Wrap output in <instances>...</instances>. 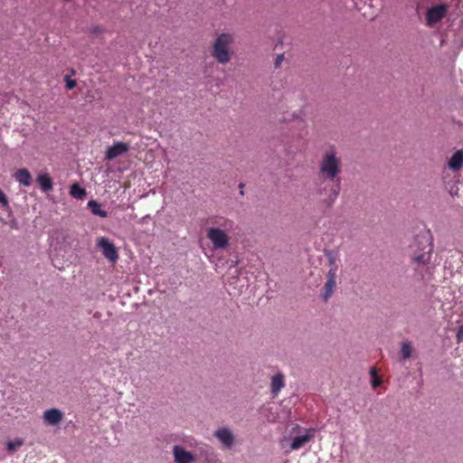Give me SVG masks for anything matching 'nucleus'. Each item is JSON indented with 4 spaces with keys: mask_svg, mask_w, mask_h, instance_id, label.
<instances>
[{
    "mask_svg": "<svg viewBox=\"0 0 463 463\" xmlns=\"http://www.w3.org/2000/svg\"><path fill=\"white\" fill-rule=\"evenodd\" d=\"M65 82L68 90H72L76 86V81L69 77H65Z\"/></svg>",
    "mask_w": 463,
    "mask_h": 463,
    "instance_id": "obj_25",
    "label": "nucleus"
},
{
    "mask_svg": "<svg viewBox=\"0 0 463 463\" xmlns=\"http://www.w3.org/2000/svg\"><path fill=\"white\" fill-rule=\"evenodd\" d=\"M335 286H336V281L326 279V282L324 287V293H323V298L325 301H327L328 298L333 295Z\"/></svg>",
    "mask_w": 463,
    "mask_h": 463,
    "instance_id": "obj_19",
    "label": "nucleus"
},
{
    "mask_svg": "<svg viewBox=\"0 0 463 463\" xmlns=\"http://www.w3.org/2000/svg\"><path fill=\"white\" fill-rule=\"evenodd\" d=\"M285 386V379L282 373H277L271 378L270 389L274 396H277L279 392Z\"/></svg>",
    "mask_w": 463,
    "mask_h": 463,
    "instance_id": "obj_14",
    "label": "nucleus"
},
{
    "mask_svg": "<svg viewBox=\"0 0 463 463\" xmlns=\"http://www.w3.org/2000/svg\"><path fill=\"white\" fill-rule=\"evenodd\" d=\"M70 194L72 197L81 200L86 196V191L79 184H73L71 186Z\"/></svg>",
    "mask_w": 463,
    "mask_h": 463,
    "instance_id": "obj_18",
    "label": "nucleus"
},
{
    "mask_svg": "<svg viewBox=\"0 0 463 463\" xmlns=\"http://www.w3.org/2000/svg\"><path fill=\"white\" fill-rule=\"evenodd\" d=\"M371 374L373 376V380H372V385L373 388H376L378 386L381 385L382 382L381 380L377 377L376 375V373H375V370L373 368L371 369Z\"/></svg>",
    "mask_w": 463,
    "mask_h": 463,
    "instance_id": "obj_23",
    "label": "nucleus"
},
{
    "mask_svg": "<svg viewBox=\"0 0 463 463\" xmlns=\"http://www.w3.org/2000/svg\"><path fill=\"white\" fill-rule=\"evenodd\" d=\"M448 8L445 5H439L430 8L426 14L427 23L433 25L439 22L447 14Z\"/></svg>",
    "mask_w": 463,
    "mask_h": 463,
    "instance_id": "obj_11",
    "label": "nucleus"
},
{
    "mask_svg": "<svg viewBox=\"0 0 463 463\" xmlns=\"http://www.w3.org/2000/svg\"><path fill=\"white\" fill-rule=\"evenodd\" d=\"M456 336L458 343H463V325L459 326Z\"/></svg>",
    "mask_w": 463,
    "mask_h": 463,
    "instance_id": "obj_26",
    "label": "nucleus"
},
{
    "mask_svg": "<svg viewBox=\"0 0 463 463\" xmlns=\"http://www.w3.org/2000/svg\"><path fill=\"white\" fill-rule=\"evenodd\" d=\"M330 182L324 178L316 182L314 188V194L318 196L326 207H330L339 194V187L337 185L334 186Z\"/></svg>",
    "mask_w": 463,
    "mask_h": 463,
    "instance_id": "obj_3",
    "label": "nucleus"
},
{
    "mask_svg": "<svg viewBox=\"0 0 463 463\" xmlns=\"http://www.w3.org/2000/svg\"><path fill=\"white\" fill-rule=\"evenodd\" d=\"M329 262H330L331 267H334V264H335V261L334 258H332V257L329 259Z\"/></svg>",
    "mask_w": 463,
    "mask_h": 463,
    "instance_id": "obj_28",
    "label": "nucleus"
},
{
    "mask_svg": "<svg viewBox=\"0 0 463 463\" xmlns=\"http://www.w3.org/2000/svg\"><path fill=\"white\" fill-rule=\"evenodd\" d=\"M24 445V439L21 438H17L14 440H9L6 443V449L9 452H14L20 447Z\"/></svg>",
    "mask_w": 463,
    "mask_h": 463,
    "instance_id": "obj_21",
    "label": "nucleus"
},
{
    "mask_svg": "<svg viewBox=\"0 0 463 463\" xmlns=\"http://www.w3.org/2000/svg\"><path fill=\"white\" fill-rule=\"evenodd\" d=\"M0 205L3 207H5L8 205L7 197L2 190H0Z\"/></svg>",
    "mask_w": 463,
    "mask_h": 463,
    "instance_id": "obj_24",
    "label": "nucleus"
},
{
    "mask_svg": "<svg viewBox=\"0 0 463 463\" xmlns=\"http://www.w3.org/2000/svg\"><path fill=\"white\" fill-rule=\"evenodd\" d=\"M401 354L403 359H408L412 354V345L410 342H403L401 347Z\"/></svg>",
    "mask_w": 463,
    "mask_h": 463,
    "instance_id": "obj_20",
    "label": "nucleus"
},
{
    "mask_svg": "<svg viewBox=\"0 0 463 463\" xmlns=\"http://www.w3.org/2000/svg\"><path fill=\"white\" fill-rule=\"evenodd\" d=\"M214 437L221 442L222 446L230 449L234 445L235 437L232 430L227 427L219 428L214 431Z\"/></svg>",
    "mask_w": 463,
    "mask_h": 463,
    "instance_id": "obj_10",
    "label": "nucleus"
},
{
    "mask_svg": "<svg viewBox=\"0 0 463 463\" xmlns=\"http://www.w3.org/2000/svg\"><path fill=\"white\" fill-rule=\"evenodd\" d=\"M97 245L99 248V250L102 252V255L111 261L112 263H115L118 259V250L113 244L112 241H110L106 237H99L97 241Z\"/></svg>",
    "mask_w": 463,
    "mask_h": 463,
    "instance_id": "obj_7",
    "label": "nucleus"
},
{
    "mask_svg": "<svg viewBox=\"0 0 463 463\" xmlns=\"http://www.w3.org/2000/svg\"><path fill=\"white\" fill-rule=\"evenodd\" d=\"M213 227L207 230L206 236L214 250H225L230 245L229 232L234 228V222L223 216L211 219Z\"/></svg>",
    "mask_w": 463,
    "mask_h": 463,
    "instance_id": "obj_1",
    "label": "nucleus"
},
{
    "mask_svg": "<svg viewBox=\"0 0 463 463\" xmlns=\"http://www.w3.org/2000/svg\"><path fill=\"white\" fill-rule=\"evenodd\" d=\"M314 430H307L305 433L298 435L292 439L283 437L280 440V446L286 453L298 450L307 444L314 437Z\"/></svg>",
    "mask_w": 463,
    "mask_h": 463,
    "instance_id": "obj_6",
    "label": "nucleus"
},
{
    "mask_svg": "<svg viewBox=\"0 0 463 463\" xmlns=\"http://www.w3.org/2000/svg\"><path fill=\"white\" fill-rule=\"evenodd\" d=\"M43 421L52 426H57L63 419V412L56 408L46 410L43 415Z\"/></svg>",
    "mask_w": 463,
    "mask_h": 463,
    "instance_id": "obj_12",
    "label": "nucleus"
},
{
    "mask_svg": "<svg viewBox=\"0 0 463 463\" xmlns=\"http://www.w3.org/2000/svg\"><path fill=\"white\" fill-rule=\"evenodd\" d=\"M129 149V146L123 142H117L113 146L108 147L106 151V158L109 160L114 159Z\"/></svg>",
    "mask_w": 463,
    "mask_h": 463,
    "instance_id": "obj_13",
    "label": "nucleus"
},
{
    "mask_svg": "<svg viewBox=\"0 0 463 463\" xmlns=\"http://www.w3.org/2000/svg\"><path fill=\"white\" fill-rule=\"evenodd\" d=\"M37 182L43 192H49L52 189V181L47 173H40L37 176Z\"/></svg>",
    "mask_w": 463,
    "mask_h": 463,
    "instance_id": "obj_16",
    "label": "nucleus"
},
{
    "mask_svg": "<svg viewBox=\"0 0 463 463\" xmlns=\"http://www.w3.org/2000/svg\"><path fill=\"white\" fill-rule=\"evenodd\" d=\"M88 206L94 215H97V216H99L102 218H106L108 216V213L105 210H102L101 205L99 203H97L96 201H93V200L90 201L88 203Z\"/></svg>",
    "mask_w": 463,
    "mask_h": 463,
    "instance_id": "obj_17",
    "label": "nucleus"
},
{
    "mask_svg": "<svg viewBox=\"0 0 463 463\" xmlns=\"http://www.w3.org/2000/svg\"><path fill=\"white\" fill-rule=\"evenodd\" d=\"M463 167V150L458 149L455 151L447 161V165L443 169L442 178L445 180L447 178L446 173L447 170H450L454 173L458 172Z\"/></svg>",
    "mask_w": 463,
    "mask_h": 463,
    "instance_id": "obj_8",
    "label": "nucleus"
},
{
    "mask_svg": "<svg viewBox=\"0 0 463 463\" xmlns=\"http://www.w3.org/2000/svg\"><path fill=\"white\" fill-rule=\"evenodd\" d=\"M413 260L418 264H426L430 259L431 246L426 236H418L411 245Z\"/></svg>",
    "mask_w": 463,
    "mask_h": 463,
    "instance_id": "obj_4",
    "label": "nucleus"
},
{
    "mask_svg": "<svg viewBox=\"0 0 463 463\" xmlns=\"http://www.w3.org/2000/svg\"><path fill=\"white\" fill-rule=\"evenodd\" d=\"M283 55H279L276 59V66H279V64L281 63L282 60H283Z\"/></svg>",
    "mask_w": 463,
    "mask_h": 463,
    "instance_id": "obj_27",
    "label": "nucleus"
},
{
    "mask_svg": "<svg viewBox=\"0 0 463 463\" xmlns=\"http://www.w3.org/2000/svg\"><path fill=\"white\" fill-rule=\"evenodd\" d=\"M319 174L329 181H335L341 173V160L335 148L326 150L319 163Z\"/></svg>",
    "mask_w": 463,
    "mask_h": 463,
    "instance_id": "obj_2",
    "label": "nucleus"
},
{
    "mask_svg": "<svg viewBox=\"0 0 463 463\" xmlns=\"http://www.w3.org/2000/svg\"><path fill=\"white\" fill-rule=\"evenodd\" d=\"M15 180L24 186H29L32 184V175L25 168H21L16 171L14 175Z\"/></svg>",
    "mask_w": 463,
    "mask_h": 463,
    "instance_id": "obj_15",
    "label": "nucleus"
},
{
    "mask_svg": "<svg viewBox=\"0 0 463 463\" xmlns=\"http://www.w3.org/2000/svg\"><path fill=\"white\" fill-rule=\"evenodd\" d=\"M233 38L230 33H222L217 37L213 47V56L220 63H227L231 60L229 45L232 43Z\"/></svg>",
    "mask_w": 463,
    "mask_h": 463,
    "instance_id": "obj_5",
    "label": "nucleus"
},
{
    "mask_svg": "<svg viewBox=\"0 0 463 463\" xmlns=\"http://www.w3.org/2000/svg\"><path fill=\"white\" fill-rule=\"evenodd\" d=\"M173 458L175 463H194L196 457L182 445L173 447Z\"/></svg>",
    "mask_w": 463,
    "mask_h": 463,
    "instance_id": "obj_9",
    "label": "nucleus"
},
{
    "mask_svg": "<svg viewBox=\"0 0 463 463\" xmlns=\"http://www.w3.org/2000/svg\"><path fill=\"white\" fill-rule=\"evenodd\" d=\"M337 272V265L334 264V267H331L326 274V279L335 281Z\"/></svg>",
    "mask_w": 463,
    "mask_h": 463,
    "instance_id": "obj_22",
    "label": "nucleus"
}]
</instances>
